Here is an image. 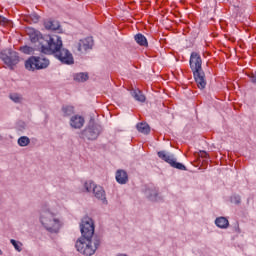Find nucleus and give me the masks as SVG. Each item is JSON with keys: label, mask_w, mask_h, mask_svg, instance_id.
<instances>
[{"label": "nucleus", "mask_w": 256, "mask_h": 256, "mask_svg": "<svg viewBox=\"0 0 256 256\" xmlns=\"http://www.w3.org/2000/svg\"><path fill=\"white\" fill-rule=\"evenodd\" d=\"M39 221L48 233L57 234L63 229V218L57 212H53L47 206H42Z\"/></svg>", "instance_id": "f257e3e1"}, {"label": "nucleus", "mask_w": 256, "mask_h": 256, "mask_svg": "<svg viewBox=\"0 0 256 256\" xmlns=\"http://www.w3.org/2000/svg\"><path fill=\"white\" fill-rule=\"evenodd\" d=\"M189 65L198 88L205 89V87H207V81L205 80V72H203V59H201V54L192 52L190 55Z\"/></svg>", "instance_id": "f03ea898"}, {"label": "nucleus", "mask_w": 256, "mask_h": 256, "mask_svg": "<svg viewBox=\"0 0 256 256\" xmlns=\"http://www.w3.org/2000/svg\"><path fill=\"white\" fill-rule=\"evenodd\" d=\"M101 245V238L94 236L93 238L80 237L75 244L78 253L82 255L91 256L95 255L97 249Z\"/></svg>", "instance_id": "7ed1b4c3"}, {"label": "nucleus", "mask_w": 256, "mask_h": 256, "mask_svg": "<svg viewBox=\"0 0 256 256\" xmlns=\"http://www.w3.org/2000/svg\"><path fill=\"white\" fill-rule=\"evenodd\" d=\"M42 43L43 45L40 51L44 55H55L63 47V39L56 34L45 35Z\"/></svg>", "instance_id": "20e7f679"}, {"label": "nucleus", "mask_w": 256, "mask_h": 256, "mask_svg": "<svg viewBox=\"0 0 256 256\" xmlns=\"http://www.w3.org/2000/svg\"><path fill=\"white\" fill-rule=\"evenodd\" d=\"M27 71H39L40 69H47L49 67V59L32 56L25 61Z\"/></svg>", "instance_id": "39448f33"}, {"label": "nucleus", "mask_w": 256, "mask_h": 256, "mask_svg": "<svg viewBox=\"0 0 256 256\" xmlns=\"http://www.w3.org/2000/svg\"><path fill=\"white\" fill-rule=\"evenodd\" d=\"M0 59L9 69H14L15 65L19 63V54L11 49L1 51Z\"/></svg>", "instance_id": "423d86ee"}, {"label": "nucleus", "mask_w": 256, "mask_h": 256, "mask_svg": "<svg viewBox=\"0 0 256 256\" xmlns=\"http://www.w3.org/2000/svg\"><path fill=\"white\" fill-rule=\"evenodd\" d=\"M159 159L162 161H165V163H168L170 167H173L174 169H179V171H187V167L183 165L182 163L177 162V158H175V155L171 154L167 151H159L157 153Z\"/></svg>", "instance_id": "0eeeda50"}, {"label": "nucleus", "mask_w": 256, "mask_h": 256, "mask_svg": "<svg viewBox=\"0 0 256 256\" xmlns=\"http://www.w3.org/2000/svg\"><path fill=\"white\" fill-rule=\"evenodd\" d=\"M80 231L82 237L93 238L95 235V223L90 217H84L80 224Z\"/></svg>", "instance_id": "6e6552de"}, {"label": "nucleus", "mask_w": 256, "mask_h": 256, "mask_svg": "<svg viewBox=\"0 0 256 256\" xmlns=\"http://www.w3.org/2000/svg\"><path fill=\"white\" fill-rule=\"evenodd\" d=\"M103 133V126L96 123H90L88 127L82 132V135L89 141H95L99 135Z\"/></svg>", "instance_id": "1a4fd4ad"}, {"label": "nucleus", "mask_w": 256, "mask_h": 256, "mask_svg": "<svg viewBox=\"0 0 256 256\" xmlns=\"http://www.w3.org/2000/svg\"><path fill=\"white\" fill-rule=\"evenodd\" d=\"M54 57L62 62L63 65H73L75 63V58H73L71 51L63 47L54 55Z\"/></svg>", "instance_id": "9d476101"}, {"label": "nucleus", "mask_w": 256, "mask_h": 256, "mask_svg": "<svg viewBox=\"0 0 256 256\" xmlns=\"http://www.w3.org/2000/svg\"><path fill=\"white\" fill-rule=\"evenodd\" d=\"M27 35L29 36V39L31 43H38V47H40V51L43 48V41H45V35L41 34L39 30H35L33 28H28L26 30Z\"/></svg>", "instance_id": "9b49d317"}, {"label": "nucleus", "mask_w": 256, "mask_h": 256, "mask_svg": "<svg viewBox=\"0 0 256 256\" xmlns=\"http://www.w3.org/2000/svg\"><path fill=\"white\" fill-rule=\"evenodd\" d=\"M94 197L101 201L102 205H109V201H107V194L105 193V189L102 186L96 185L93 190Z\"/></svg>", "instance_id": "f8f14e48"}, {"label": "nucleus", "mask_w": 256, "mask_h": 256, "mask_svg": "<svg viewBox=\"0 0 256 256\" xmlns=\"http://www.w3.org/2000/svg\"><path fill=\"white\" fill-rule=\"evenodd\" d=\"M93 49V37L82 39L78 43V51H89Z\"/></svg>", "instance_id": "ddd939ff"}, {"label": "nucleus", "mask_w": 256, "mask_h": 256, "mask_svg": "<svg viewBox=\"0 0 256 256\" xmlns=\"http://www.w3.org/2000/svg\"><path fill=\"white\" fill-rule=\"evenodd\" d=\"M85 125V118L81 115H74L70 118V127L73 129H81Z\"/></svg>", "instance_id": "4468645a"}, {"label": "nucleus", "mask_w": 256, "mask_h": 256, "mask_svg": "<svg viewBox=\"0 0 256 256\" xmlns=\"http://www.w3.org/2000/svg\"><path fill=\"white\" fill-rule=\"evenodd\" d=\"M144 195L150 201H157L158 195H159V190L157 188H155L154 186H151V187H148L145 189Z\"/></svg>", "instance_id": "2eb2a0df"}, {"label": "nucleus", "mask_w": 256, "mask_h": 256, "mask_svg": "<svg viewBox=\"0 0 256 256\" xmlns=\"http://www.w3.org/2000/svg\"><path fill=\"white\" fill-rule=\"evenodd\" d=\"M116 181L120 185H126V183L129 181V175L125 170H117L116 171Z\"/></svg>", "instance_id": "dca6fc26"}, {"label": "nucleus", "mask_w": 256, "mask_h": 256, "mask_svg": "<svg viewBox=\"0 0 256 256\" xmlns=\"http://www.w3.org/2000/svg\"><path fill=\"white\" fill-rule=\"evenodd\" d=\"M44 27L48 31H59L61 24L57 20H45Z\"/></svg>", "instance_id": "f3484780"}, {"label": "nucleus", "mask_w": 256, "mask_h": 256, "mask_svg": "<svg viewBox=\"0 0 256 256\" xmlns=\"http://www.w3.org/2000/svg\"><path fill=\"white\" fill-rule=\"evenodd\" d=\"M215 225L216 227H219V229H228L229 228V220L226 217H218L215 219Z\"/></svg>", "instance_id": "a211bd4d"}, {"label": "nucleus", "mask_w": 256, "mask_h": 256, "mask_svg": "<svg viewBox=\"0 0 256 256\" xmlns=\"http://www.w3.org/2000/svg\"><path fill=\"white\" fill-rule=\"evenodd\" d=\"M136 129H137V131H139V133H143L144 135H149V133L151 131L149 124H147L145 122L138 123L136 125Z\"/></svg>", "instance_id": "6ab92c4d"}, {"label": "nucleus", "mask_w": 256, "mask_h": 256, "mask_svg": "<svg viewBox=\"0 0 256 256\" xmlns=\"http://www.w3.org/2000/svg\"><path fill=\"white\" fill-rule=\"evenodd\" d=\"M134 39L136 41V43L138 45H140L141 47H147L149 45V43L147 42V38L145 37V35L138 33L134 36Z\"/></svg>", "instance_id": "aec40b11"}, {"label": "nucleus", "mask_w": 256, "mask_h": 256, "mask_svg": "<svg viewBox=\"0 0 256 256\" xmlns=\"http://www.w3.org/2000/svg\"><path fill=\"white\" fill-rule=\"evenodd\" d=\"M132 97L135 98L136 101H139L140 103H145L146 97L143 95V92L141 90L136 89L131 91Z\"/></svg>", "instance_id": "412c9836"}, {"label": "nucleus", "mask_w": 256, "mask_h": 256, "mask_svg": "<svg viewBox=\"0 0 256 256\" xmlns=\"http://www.w3.org/2000/svg\"><path fill=\"white\" fill-rule=\"evenodd\" d=\"M89 79V74L85 72H80L74 75V81H78L79 83H85Z\"/></svg>", "instance_id": "4be33fe9"}, {"label": "nucleus", "mask_w": 256, "mask_h": 256, "mask_svg": "<svg viewBox=\"0 0 256 256\" xmlns=\"http://www.w3.org/2000/svg\"><path fill=\"white\" fill-rule=\"evenodd\" d=\"M62 113L64 117H71L75 113V108L73 106H63Z\"/></svg>", "instance_id": "5701e85b"}, {"label": "nucleus", "mask_w": 256, "mask_h": 256, "mask_svg": "<svg viewBox=\"0 0 256 256\" xmlns=\"http://www.w3.org/2000/svg\"><path fill=\"white\" fill-rule=\"evenodd\" d=\"M95 187H97L96 183L91 180H88L84 183V189L87 191V193L93 192Z\"/></svg>", "instance_id": "b1692460"}, {"label": "nucleus", "mask_w": 256, "mask_h": 256, "mask_svg": "<svg viewBox=\"0 0 256 256\" xmlns=\"http://www.w3.org/2000/svg\"><path fill=\"white\" fill-rule=\"evenodd\" d=\"M19 147H27L31 143V139L27 136H21L17 141Z\"/></svg>", "instance_id": "393cba45"}, {"label": "nucleus", "mask_w": 256, "mask_h": 256, "mask_svg": "<svg viewBox=\"0 0 256 256\" xmlns=\"http://www.w3.org/2000/svg\"><path fill=\"white\" fill-rule=\"evenodd\" d=\"M11 245H13L14 249L18 251V253H21L23 251V244L17 240L11 239L10 240Z\"/></svg>", "instance_id": "a878e982"}, {"label": "nucleus", "mask_w": 256, "mask_h": 256, "mask_svg": "<svg viewBox=\"0 0 256 256\" xmlns=\"http://www.w3.org/2000/svg\"><path fill=\"white\" fill-rule=\"evenodd\" d=\"M10 99L11 101H13L14 103H22L23 102V96H21L18 93H12L10 94Z\"/></svg>", "instance_id": "bb28decb"}, {"label": "nucleus", "mask_w": 256, "mask_h": 256, "mask_svg": "<svg viewBox=\"0 0 256 256\" xmlns=\"http://www.w3.org/2000/svg\"><path fill=\"white\" fill-rule=\"evenodd\" d=\"M20 51L25 55H33V53H35V49L31 46H23L20 48Z\"/></svg>", "instance_id": "cd10ccee"}, {"label": "nucleus", "mask_w": 256, "mask_h": 256, "mask_svg": "<svg viewBox=\"0 0 256 256\" xmlns=\"http://www.w3.org/2000/svg\"><path fill=\"white\" fill-rule=\"evenodd\" d=\"M231 203H234L235 205H239V203H241V196L233 195L231 197Z\"/></svg>", "instance_id": "c85d7f7f"}, {"label": "nucleus", "mask_w": 256, "mask_h": 256, "mask_svg": "<svg viewBox=\"0 0 256 256\" xmlns=\"http://www.w3.org/2000/svg\"><path fill=\"white\" fill-rule=\"evenodd\" d=\"M9 23H11L9 21V19L3 17V16H0V25H2L3 27H5V25H9Z\"/></svg>", "instance_id": "c756f323"}, {"label": "nucleus", "mask_w": 256, "mask_h": 256, "mask_svg": "<svg viewBox=\"0 0 256 256\" xmlns=\"http://www.w3.org/2000/svg\"><path fill=\"white\" fill-rule=\"evenodd\" d=\"M31 19H32V21H33L34 23H38V21H39V15H37V14H32V15H31Z\"/></svg>", "instance_id": "7c9ffc66"}, {"label": "nucleus", "mask_w": 256, "mask_h": 256, "mask_svg": "<svg viewBox=\"0 0 256 256\" xmlns=\"http://www.w3.org/2000/svg\"><path fill=\"white\" fill-rule=\"evenodd\" d=\"M200 156L204 157V159H207L208 154H207V152H201Z\"/></svg>", "instance_id": "2f4dec72"}, {"label": "nucleus", "mask_w": 256, "mask_h": 256, "mask_svg": "<svg viewBox=\"0 0 256 256\" xmlns=\"http://www.w3.org/2000/svg\"><path fill=\"white\" fill-rule=\"evenodd\" d=\"M235 231H236V233H241V228H239V224H237Z\"/></svg>", "instance_id": "473e14b6"}, {"label": "nucleus", "mask_w": 256, "mask_h": 256, "mask_svg": "<svg viewBox=\"0 0 256 256\" xmlns=\"http://www.w3.org/2000/svg\"><path fill=\"white\" fill-rule=\"evenodd\" d=\"M0 255H3V250L0 249Z\"/></svg>", "instance_id": "72a5a7b5"}]
</instances>
